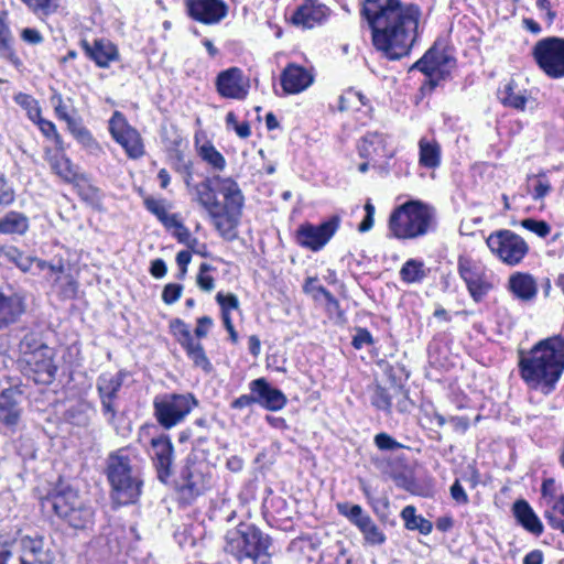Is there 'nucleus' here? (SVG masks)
Segmentation results:
<instances>
[{
    "label": "nucleus",
    "instance_id": "1",
    "mask_svg": "<svg viewBox=\"0 0 564 564\" xmlns=\"http://www.w3.org/2000/svg\"><path fill=\"white\" fill-rule=\"evenodd\" d=\"M361 15L371 29L373 46L391 61L408 56L417 37L421 10L401 0H365Z\"/></svg>",
    "mask_w": 564,
    "mask_h": 564
},
{
    "label": "nucleus",
    "instance_id": "2",
    "mask_svg": "<svg viewBox=\"0 0 564 564\" xmlns=\"http://www.w3.org/2000/svg\"><path fill=\"white\" fill-rule=\"evenodd\" d=\"M519 372L529 388L549 394L564 371V338L553 336L519 351Z\"/></svg>",
    "mask_w": 564,
    "mask_h": 564
},
{
    "label": "nucleus",
    "instance_id": "3",
    "mask_svg": "<svg viewBox=\"0 0 564 564\" xmlns=\"http://www.w3.org/2000/svg\"><path fill=\"white\" fill-rule=\"evenodd\" d=\"M271 536L250 523L241 522L225 535V552L238 562L250 560L253 564H271Z\"/></svg>",
    "mask_w": 564,
    "mask_h": 564
},
{
    "label": "nucleus",
    "instance_id": "4",
    "mask_svg": "<svg viewBox=\"0 0 564 564\" xmlns=\"http://www.w3.org/2000/svg\"><path fill=\"white\" fill-rule=\"evenodd\" d=\"M388 226L397 239H416L436 229V210L421 200H409L390 214Z\"/></svg>",
    "mask_w": 564,
    "mask_h": 564
},
{
    "label": "nucleus",
    "instance_id": "5",
    "mask_svg": "<svg viewBox=\"0 0 564 564\" xmlns=\"http://www.w3.org/2000/svg\"><path fill=\"white\" fill-rule=\"evenodd\" d=\"M55 514L74 530H88L95 523L96 510L91 502L70 486L56 488L44 499Z\"/></svg>",
    "mask_w": 564,
    "mask_h": 564
},
{
    "label": "nucleus",
    "instance_id": "6",
    "mask_svg": "<svg viewBox=\"0 0 564 564\" xmlns=\"http://www.w3.org/2000/svg\"><path fill=\"white\" fill-rule=\"evenodd\" d=\"M107 477L117 502L129 505L139 499L143 481L139 471L131 466L130 458L123 455L121 451L109 455Z\"/></svg>",
    "mask_w": 564,
    "mask_h": 564
},
{
    "label": "nucleus",
    "instance_id": "7",
    "mask_svg": "<svg viewBox=\"0 0 564 564\" xmlns=\"http://www.w3.org/2000/svg\"><path fill=\"white\" fill-rule=\"evenodd\" d=\"M197 405L192 393H166L154 399V416L162 427L170 430L183 422Z\"/></svg>",
    "mask_w": 564,
    "mask_h": 564
},
{
    "label": "nucleus",
    "instance_id": "8",
    "mask_svg": "<svg viewBox=\"0 0 564 564\" xmlns=\"http://www.w3.org/2000/svg\"><path fill=\"white\" fill-rule=\"evenodd\" d=\"M532 56L547 77H564V37L547 36L539 40L532 47Z\"/></svg>",
    "mask_w": 564,
    "mask_h": 564
},
{
    "label": "nucleus",
    "instance_id": "9",
    "mask_svg": "<svg viewBox=\"0 0 564 564\" xmlns=\"http://www.w3.org/2000/svg\"><path fill=\"white\" fill-rule=\"evenodd\" d=\"M486 243L494 254L509 265L519 264L529 251L524 239L508 229L490 234Z\"/></svg>",
    "mask_w": 564,
    "mask_h": 564
},
{
    "label": "nucleus",
    "instance_id": "10",
    "mask_svg": "<svg viewBox=\"0 0 564 564\" xmlns=\"http://www.w3.org/2000/svg\"><path fill=\"white\" fill-rule=\"evenodd\" d=\"M455 58L444 50L431 47L411 69H419L429 78L431 89H434L441 79H444L455 67Z\"/></svg>",
    "mask_w": 564,
    "mask_h": 564
},
{
    "label": "nucleus",
    "instance_id": "11",
    "mask_svg": "<svg viewBox=\"0 0 564 564\" xmlns=\"http://www.w3.org/2000/svg\"><path fill=\"white\" fill-rule=\"evenodd\" d=\"M126 377L127 372L120 370L116 373L104 372L97 378L96 389L100 399L101 412L109 424H113L117 416L116 400Z\"/></svg>",
    "mask_w": 564,
    "mask_h": 564
},
{
    "label": "nucleus",
    "instance_id": "12",
    "mask_svg": "<svg viewBox=\"0 0 564 564\" xmlns=\"http://www.w3.org/2000/svg\"><path fill=\"white\" fill-rule=\"evenodd\" d=\"M339 221L338 216H333L319 225L302 224L296 230V241L303 248L315 252L319 251L335 235Z\"/></svg>",
    "mask_w": 564,
    "mask_h": 564
},
{
    "label": "nucleus",
    "instance_id": "13",
    "mask_svg": "<svg viewBox=\"0 0 564 564\" xmlns=\"http://www.w3.org/2000/svg\"><path fill=\"white\" fill-rule=\"evenodd\" d=\"M339 514L347 518L348 521L358 528L362 533L365 542L371 545H381L386 542L384 533L375 523L371 517L364 511L359 505L348 502L337 503Z\"/></svg>",
    "mask_w": 564,
    "mask_h": 564
},
{
    "label": "nucleus",
    "instance_id": "14",
    "mask_svg": "<svg viewBox=\"0 0 564 564\" xmlns=\"http://www.w3.org/2000/svg\"><path fill=\"white\" fill-rule=\"evenodd\" d=\"M23 373L37 384H50L55 379L57 367L53 362V350L42 347L34 354L22 358Z\"/></svg>",
    "mask_w": 564,
    "mask_h": 564
},
{
    "label": "nucleus",
    "instance_id": "15",
    "mask_svg": "<svg viewBox=\"0 0 564 564\" xmlns=\"http://www.w3.org/2000/svg\"><path fill=\"white\" fill-rule=\"evenodd\" d=\"M110 132L130 158L138 159L143 155L144 148L139 132L127 126L123 117L119 112H115L110 120Z\"/></svg>",
    "mask_w": 564,
    "mask_h": 564
},
{
    "label": "nucleus",
    "instance_id": "16",
    "mask_svg": "<svg viewBox=\"0 0 564 564\" xmlns=\"http://www.w3.org/2000/svg\"><path fill=\"white\" fill-rule=\"evenodd\" d=\"M204 463L187 459L181 471L180 491L185 499H193L202 495L209 484V477L204 473Z\"/></svg>",
    "mask_w": 564,
    "mask_h": 564
},
{
    "label": "nucleus",
    "instance_id": "17",
    "mask_svg": "<svg viewBox=\"0 0 564 564\" xmlns=\"http://www.w3.org/2000/svg\"><path fill=\"white\" fill-rule=\"evenodd\" d=\"M188 15L203 24L219 23L228 14V6L223 0H185Z\"/></svg>",
    "mask_w": 564,
    "mask_h": 564
},
{
    "label": "nucleus",
    "instance_id": "18",
    "mask_svg": "<svg viewBox=\"0 0 564 564\" xmlns=\"http://www.w3.org/2000/svg\"><path fill=\"white\" fill-rule=\"evenodd\" d=\"M250 392L254 393L256 403L268 411H280L286 403V395L272 387L265 378H258L249 383Z\"/></svg>",
    "mask_w": 564,
    "mask_h": 564
},
{
    "label": "nucleus",
    "instance_id": "19",
    "mask_svg": "<svg viewBox=\"0 0 564 564\" xmlns=\"http://www.w3.org/2000/svg\"><path fill=\"white\" fill-rule=\"evenodd\" d=\"M22 392L18 389H4L0 392V423L15 432L22 416Z\"/></svg>",
    "mask_w": 564,
    "mask_h": 564
},
{
    "label": "nucleus",
    "instance_id": "20",
    "mask_svg": "<svg viewBox=\"0 0 564 564\" xmlns=\"http://www.w3.org/2000/svg\"><path fill=\"white\" fill-rule=\"evenodd\" d=\"M174 448L169 436L161 435L151 440L150 455L158 471V477L165 482L172 474Z\"/></svg>",
    "mask_w": 564,
    "mask_h": 564
},
{
    "label": "nucleus",
    "instance_id": "21",
    "mask_svg": "<svg viewBox=\"0 0 564 564\" xmlns=\"http://www.w3.org/2000/svg\"><path fill=\"white\" fill-rule=\"evenodd\" d=\"M21 564H53L54 555L42 536H23L19 540Z\"/></svg>",
    "mask_w": 564,
    "mask_h": 564
},
{
    "label": "nucleus",
    "instance_id": "22",
    "mask_svg": "<svg viewBox=\"0 0 564 564\" xmlns=\"http://www.w3.org/2000/svg\"><path fill=\"white\" fill-rule=\"evenodd\" d=\"M217 91L225 98L243 99L248 90L243 84L241 69L231 67L218 74Z\"/></svg>",
    "mask_w": 564,
    "mask_h": 564
},
{
    "label": "nucleus",
    "instance_id": "23",
    "mask_svg": "<svg viewBox=\"0 0 564 564\" xmlns=\"http://www.w3.org/2000/svg\"><path fill=\"white\" fill-rule=\"evenodd\" d=\"M86 56L94 61L98 67L106 68L111 62L119 59V52L115 44L108 40L99 39L89 43L87 40L80 42Z\"/></svg>",
    "mask_w": 564,
    "mask_h": 564
},
{
    "label": "nucleus",
    "instance_id": "24",
    "mask_svg": "<svg viewBox=\"0 0 564 564\" xmlns=\"http://www.w3.org/2000/svg\"><path fill=\"white\" fill-rule=\"evenodd\" d=\"M214 184L217 186L218 192L224 196L225 204L228 213L241 214L245 197L236 181L230 177L214 176Z\"/></svg>",
    "mask_w": 564,
    "mask_h": 564
},
{
    "label": "nucleus",
    "instance_id": "25",
    "mask_svg": "<svg viewBox=\"0 0 564 564\" xmlns=\"http://www.w3.org/2000/svg\"><path fill=\"white\" fill-rule=\"evenodd\" d=\"M312 83L313 76L296 64H289L281 74V86L286 94H299Z\"/></svg>",
    "mask_w": 564,
    "mask_h": 564
},
{
    "label": "nucleus",
    "instance_id": "26",
    "mask_svg": "<svg viewBox=\"0 0 564 564\" xmlns=\"http://www.w3.org/2000/svg\"><path fill=\"white\" fill-rule=\"evenodd\" d=\"M25 311L24 300L18 293L0 290V330L15 323Z\"/></svg>",
    "mask_w": 564,
    "mask_h": 564
},
{
    "label": "nucleus",
    "instance_id": "27",
    "mask_svg": "<svg viewBox=\"0 0 564 564\" xmlns=\"http://www.w3.org/2000/svg\"><path fill=\"white\" fill-rule=\"evenodd\" d=\"M328 8L324 4L308 0L300 6L293 13L292 22L304 29H311L326 19Z\"/></svg>",
    "mask_w": 564,
    "mask_h": 564
},
{
    "label": "nucleus",
    "instance_id": "28",
    "mask_svg": "<svg viewBox=\"0 0 564 564\" xmlns=\"http://www.w3.org/2000/svg\"><path fill=\"white\" fill-rule=\"evenodd\" d=\"M513 516L517 521L530 533L540 535L543 532V524L531 508L523 499L517 500L512 507Z\"/></svg>",
    "mask_w": 564,
    "mask_h": 564
},
{
    "label": "nucleus",
    "instance_id": "29",
    "mask_svg": "<svg viewBox=\"0 0 564 564\" xmlns=\"http://www.w3.org/2000/svg\"><path fill=\"white\" fill-rule=\"evenodd\" d=\"M509 285L513 294L522 300H532L538 292L536 282L532 275L528 273H514L509 279Z\"/></svg>",
    "mask_w": 564,
    "mask_h": 564
},
{
    "label": "nucleus",
    "instance_id": "30",
    "mask_svg": "<svg viewBox=\"0 0 564 564\" xmlns=\"http://www.w3.org/2000/svg\"><path fill=\"white\" fill-rule=\"evenodd\" d=\"M213 183L214 177H208L195 186V192L198 203L207 210V213L209 215L217 216L219 215L220 206L223 203L217 199L213 188Z\"/></svg>",
    "mask_w": 564,
    "mask_h": 564
},
{
    "label": "nucleus",
    "instance_id": "31",
    "mask_svg": "<svg viewBox=\"0 0 564 564\" xmlns=\"http://www.w3.org/2000/svg\"><path fill=\"white\" fill-rule=\"evenodd\" d=\"M210 425L206 417L196 419L191 426L178 434V442L185 443L193 440L194 447H199L209 438Z\"/></svg>",
    "mask_w": 564,
    "mask_h": 564
},
{
    "label": "nucleus",
    "instance_id": "32",
    "mask_svg": "<svg viewBox=\"0 0 564 564\" xmlns=\"http://www.w3.org/2000/svg\"><path fill=\"white\" fill-rule=\"evenodd\" d=\"M419 163L426 169H436L441 164V145L436 140L421 138L419 141Z\"/></svg>",
    "mask_w": 564,
    "mask_h": 564
},
{
    "label": "nucleus",
    "instance_id": "33",
    "mask_svg": "<svg viewBox=\"0 0 564 564\" xmlns=\"http://www.w3.org/2000/svg\"><path fill=\"white\" fill-rule=\"evenodd\" d=\"M29 229V219L18 212H9L0 219V235H23Z\"/></svg>",
    "mask_w": 564,
    "mask_h": 564
},
{
    "label": "nucleus",
    "instance_id": "34",
    "mask_svg": "<svg viewBox=\"0 0 564 564\" xmlns=\"http://www.w3.org/2000/svg\"><path fill=\"white\" fill-rule=\"evenodd\" d=\"M414 506H406L401 511V518L408 530H417L421 534L427 535L433 530V523L422 516H416Z\"/></svg>",
    "mask_w": 564,
    "mask_h": 564
},
{
    "label": "nucleus",
    "instance_id": "35",
    "mask_svg": "<svg viewBox=\"0 0 564 564\" xmlns=\"http://www.w3.org/2000/svg\"><path fill=\"white\" fill-rule=\"evenodd\" d=\"M53 172L67 183H74L78 177L76 166L63 154H55L50 159Z\"/></svg>",
    "mask_w": 564,
    "mask_h": 564
},
{
    "label": "nucleus",
    "instance_id": "36",
    "mask_svg": "<svg viewBox=\"0 0 564 564\" xmlns=\"http://www.w3.org/2000/svg\"><path fill=\"white\" fill-rule=\"evenodd\" d=\"M384 151L383 135L377 132L367 133L358 144V152L361 158L373 159Z\"/></svg>",
    "mask_w": 564,
    "mask_h": 564
},
{
    "label": "nucleus",
    "instance_id": "37",
    "mask_svg": "<svg viewBox=\"0 0 564 564\" xmlns=\"http://www.w3.org/2000/svg\"><path fill=\"white\" fill-rule=\"evenodd\" d=\"M501 101L507 107L524 110L528 99L524 91L518 89L517 84L511 79L501 91Z\"/></svg>",
    "mask_w": 564,
    "mask_h": 564
},
{
    "label": "nucleus",
    "instance_id": "38",
    "mask_svg": "<svg viewBox=\"0 0 564 564\" xmlns=\"http://www.w3.org/2000/svg\"><path fill=\"white\" fill-rule=\"evenodd\" d=\"M544 518L553 529L564 533V496H561L556 501H547Z\"/></svg>",
    "mask_w": 564,
    "mask_h": 564
},
{
    "label": "nucleus",
    "instance_id": "39",
    "mask_svg": "<svg viewBox=\"0 0 564 564\" xmlns=\"http://www.w3.org/2000/svg\"><path fill=\"white\" fill-rule=\"evenodd\" d=\"M424 263L420 260H408L400 270V276L405 283H419L427 276Z\"/></svg>",
    "mask_w": 564,
    "mask_h": 564
},
{
    "label": "nucleus",
    "instance_id": "40",
    "mask_svg": "<svg viewBox=\"0 0 564 564\" xmlns=\"http://www.w3.org/2000/svg\"><path fill=\"white\" fill-rule=\"evenodd\" d=\"M183 348L196 367L202 368L206 372L212 370V364L205 354L203 345L199 341L193 340L187 343V345H185Z\"/></svg>",
    "mask_w": 564,
    "mask_h": 564
},
{
    "label": "nucleus",
    "instance_id": "41",
    "mask_svg": "<svg viewBox=\"0 0 564 564\" xmlns=\"http://www.w3.org/2000/svg\"><path fill=\"white\" fill-rule=\"evenodd\" d=\"M373 466L383 475L394 479L397 481L398 486L404 487L406 490H410L409 484L406 477L402 476L401 474H395L392 470V459L388 457H373L371 459Z\"/></svg>",
    "mask_w": 564,
    "mask_h": 564
},
{
    "label": "nucleus",
    "instance_id": "42",
    "mask_svg": "<svg viewBox=\"0 0 564 564\" xmlns=\"http://www.w3.org/2000/svg\"><path fill=\"white\" fill-rule=\"evenodd\" d=\"M0 57L11 63L17 69L23 66L22 61L15 54L12 47V37L10 32L0 31Z\"/></svg>",
    "mask_w": 564,
    "mask_h": 564
},
{
    "label": "nucleus",
    "instance_id": "43",
    "mask_svg": "<svg viewBox=\"0 0 564 564\" xmlns=\"http://www.w3.org/2000/svg\"><path fill=\"white\" fill-rule=\"evenodd\" d=\"M0 254H3L9 261L15 263L17 267L24 272L31 269L33 258L23 256V253L13 246H1Z\"/></svg>",
    "mask_w": 564,
    "mask_h": 564
},
{
    "label": "nucleus",
    "instance_id": "44",
    "mask_svg": "<svg viewBox=\"0 0 564 564\" xmlns=\"http://www.w3.org/2000/svg\"><path fill=\"white\" fill-rule=\"evenodd\" d=\"M199 154L213 169L223 171L226 167V160L224 155L212 144H204L200 148Z\"/></svg>",
    "mask_w": 564,
    "mask_h": 564
},
{
    "label": "nucleus",
    "instance_id": "45",
    "mask_svg": "<svg viewBox=\"0 0 564 564\" xmlns=\"http://www.w3.org/2000/svg\"><path fill=\"white\" fill-rule=\"evenodd\" d=\"M36 15H50L58 8L59 0H20Z\"/></svg>",
    "mask_w": 564,
    "mask_h": 564
},
{
    "label": "nucleus",
    "instance_id": "46",
    "mask_svg": "<svg viewBox=\"0 0 564 564\" xmlns=\"http://www.w3.org/2000/svg\"><path fill=\"white\" fill-rule=\"evenodd\" d=\"M42 347H47L45 344L41 341V337L35 332L26 333L19 344L20 352L22 354V358H26L29 355L34 354L37 349Z\"/></svg>",
    "mask_w": 564,
    "mask_h": 564
},
{
    "label": "nucleus",
    "instance_id": "47",
    "mask_svg": "<svg viewBox=\"0 0 564 564\" xmlns=\"http://www.w3.org/2000/svg\"><path fill=\"white\" fill-rule=\"evenodd\" d=\"M391 394L386 388L376 386L371 395V404L378 410L384 411L387 414L391 413L392 399Z\"/></svg>",
    "mask_w": 564,
    "mask_h": 564
},
{
    "label": "nucleus",
    "instance_id": "48",
    "mask_svg": "<svg viewBox=\"0 0 564 564\" xmlns=\"http://www.w3.org/2000/svg\"><path fill=\"white\" fill-rule=\"evenodd\" d=\"M458 273L460 278L467 284H473L475 280L479 279L484 273L475 265L470 260L459 258L458 260Z\"/></svg>",
    "mask_w": 564,
    "mask_h": 564
},
{
    "label": "nucleus",
    "instance_id": "49",
    "mask_svg": "<svg viewBox=\"0 0 564 564\" xmlns=\"http://www.w3.org/2000/svg\"><path fill=\"white\" fill-rule=\"evenodd\" d=\"M73 184L77 188V192L83 199L93 202L98 198L99 189L88 182V178L85 174H80Z\"/></svg>",
    "mask_w": 564,
    "mask_h": 564
},
{
    "label": "nucleus",
    "instance_id": "50",
    "mask_svg": "<svg viewBox=\"0 0 564 564\" xmlns=\"http://www.w3.org/2000/svg\"><path fill=\"white\" fill-rule=\"evenodd\" d=\"M240 214L228 213L226 207L220 206L219 215H209L213 219V223L216 229L223 235L226 236L232 228L231 218L234 216H239Z\"/></svg>",
    "mask_w": 564,
    "mask_h": 564
},
{
    "label": "nucleus",
    "instance_id": "51",
    "mask_svg": "<svg viewBox=\"0 0 564 564\" xmlns=\"http://www.w3.org/2000/svg\"><path fill=\"white\" fill-rule=\"evenodd\" d=\"M171 328L175 336H177L178 343L184 347L187 343L194 340L188 326L181 319H175L171 323Z\"/></svg>",
    "mask_w": 564,
    "mask_h": 564
},
{
    "label": "nucleus",
    "instance_id": "52",
    "mask_svg": "<svg viewBox=\"0 0 564 564\" xmlns=\"http://www.w3.org/2000/svg\"><path fill=\"white\" fill-rule=\"evenodd\" d=\"M521 225H522V227L536 234L541 238L546 237L551 231L550 225L544 220L527 218V219L522 220Z\"/></svg>",
    "mask_w": 564,
    "mask_h": 564
},
{
    "label": "nucleus",
    "instance_id": "53",
    "mask_svg": "<svg viewBox=\"0 0 564 564\" xmlns=\"http://www.w3.org/2000/svg\"><path fill=\"white\" fill-rule=\"evenodd\" d=\"M375 445L381 451H395L403 448L404 445L395 441L388 433H379L373 438Z\"/></svg>",
    "mask_w": 564,
    "mask_h": 564
},
{
    "label": "nucleus",
    "instance_id": "54",
    "mask_svg": "<svg viewBox=\"0 0 564 564\" xmlns=\"http://www.w3.org/2000/svg\"><path fill=\"white\" fill-rule=\"evenodd\" d=\"M145 208L153 214L160 221L167 215V210L165 207V200L155 199L153 197H147L144 199Z\"/></svg>",
    "mask_w": 564,
    "mask_h": 564
},
{
    "label": "nucleus",
    "instance_id": "55",
    "mask_svg": "<svg viewBox=\"0 0 564 564\" xmlns=\"http://www.w3.org/2000/svg\"><path fill=\"white\" fill-rule=\"evenodd\" d=\"M467 289L471 297L476 302H480L482 297L488 293L490 284L484 280V275L475 280L473 284H467Z\"/></svg>",
    "mask_w": 564,
    "mask_h": 564
},
{
    "label": "nucleus",
    "instance_id": "56",
    "mask_svg": "<svg viewBox=\"0 0 564 564\" xmlns=\"http://www.w3.org/2000/svg\"><path fill=\"white\" fill-rule=\"evenodd\" d=\"M69 131L74 137L83 143H88L91 140L89 131L80 124L76 119L69 118L65 121Z\"/></svg>",
    "mask_w": 564,
    "mask_h": 564
},
{
    "label": "nucleus",
    "instance_id": "57",
    "mask_svg": "<svg viewBox=\"0 0 564 564\" xmlns=\"http://www.w3.org/2000/svg\"><path fill=\"white\" fill-rule=\"evenodd\" d=\"M183 285L178 283H169L162 292V300L165 304H174L181 297Z\"/></svg>",
    "mask_w": 564,
    "mask_h": 564
},
{
    "label": "nucleus",
    "instance_id": "58",
    "mask_svg": "<svg viewBox=\"0 0 564 564\" xmlns=\"http://www.w3.org/2000/svg\"><path fill=\"white\" fill-rule=\"evenodd\" d=\"M216 301L219 304L221 312H230V310L239 308V300L234 293L224 294L218 292L216 295Z\"/></svg>",
    "mask_w": 564,
    "mask_h": 564
},
{
    "label": "nucleus",
    "instance_id": "59",
    "mask_svg": "<svg viewBox=\"0 0 564 564\" xmlns=\"http://www.w3.org/2000/svg\"><path fill=\"white\" fill-rule=\"evenodd\" d=\"M51 105L54 107L57 117L64 121L72 118L68 113V107L59 93H54L50 98Z\"/></svg>",
    "mask_w": 564,
    "mask_h": 564
},
{
    "label": "nucleus",
    "instance_id": "60",
    "mask_svg": "<svg viewBox=\"0 0 564 564\" xmlns=\"http://www.w3.org/2000/svg\"><path fill=\"white\" fill-rule=\"evenodd\" d=\"M209 270V264L202 263L199 267V273L197 275V284L205 292H210L215 286L214 278L205 274V272Z\"/></svg>",
    "mask_w": 564,
    "mask_h": 564
},
{
    "label": "nucleus",
    "instance_id": "61",
    "mask_svg": "<svg viewBox=\"0 0 564 564\" xmlns=\"http://www.w3.org/2000/svg\"><path fill=\"white\" fill-rule=\"evenodd\" d=\"M370 506L380 520L387 519L390 506L388 497L370 499Z\"/></svg>",
    "mask_w": 564,
    "mask_h": 564
},
{
    "label": "nucleus",
    "instance_id": "62",
    "mask_svg": "<svg viewBox=\"0 0 564 564\" xmlns=\"http://www.w3.org/2000/svg\"><path fill=\"white\" fill-rule=\"evenodd\" d=\"M173 236L178 242L186 245L191 249H194L198 242L196 238H192L189 230L183 225V223L174 230Z\"/></svg>",
    "mask_w": 564,
    "mask_h": 564
},
{
    "label": "nucleus",
    "instance_id": "63",
    "mask_svg": "<svg viewBox=\"0 0 564 564\" xmlns=\"http://www.w3.org/2000/svg\"><path fill=\"white\" fill-rule=\"evenodd\" d=\"M173 169L177 173L183 174L193 169V163L191 160H186L185 155L181 151H176L173 158Z\"/></svg>",
    "mask_w": 564,
    "mask_h": 564
},
{
    "label": "nucleus",
    "instance_id": "64",
    "mask_svg": "<svg viewBox=\"0 0 564 564\" xmlns=\"http://www.w3.org/2000/svg\"><path fill=\"white\" fill-rule=\"evenodd\" d=\"M451 497L459 505H467L469 502L468 496L460 485L459 480H455L449 488Z\"/></svg>",
    "mask_w": 564,
    "mask_h": 564
}]
</instances>
